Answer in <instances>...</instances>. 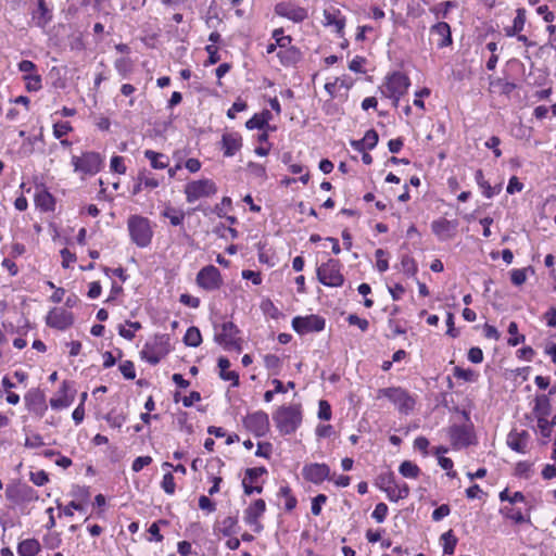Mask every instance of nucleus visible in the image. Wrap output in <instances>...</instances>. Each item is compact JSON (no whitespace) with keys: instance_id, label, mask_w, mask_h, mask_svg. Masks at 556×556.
Masks as SVG:
<instances>
[{"instance_id":"58","label":"nucleus","mask_w":556,"mask_h":556,"mask_svg":"<svg viewBox=\"0 0 556 556\" xmlns=\"http://www.w3.org/2000/svg\"><path fill=\"white\" fill-rule=\"evenodd\" d=\"M118 369L125 379L134 380L136 378V367L132 361L127 359L122 362Z\"/></svg>"},{"instance_id":"19","label":"nucleus","mask_w":556,"mask_h":556,"mask_svg":"<svg viewBox=\"0 0 556 556\" xmlns=\"http://www.w3.org/2000/svg\"><path fill=\"white\" fill-rule=\"evenodd\" d=\"M430 45L444 49L453 45L452 29L448 23L440 21L429 28Z\"/></svg>"},{"instance_id":"22","label":"nucleus","mask_w":556,"mask_h":556,"mask_svg":"<svg viewBox=\"0 0 556 556\" xmlns=\"http://www.w3.org/2000/svg\"><path fill=\"white\" fill-rule=\"evenodd\" d=\"M278 16L288 18L293 23H302L308 17V10L291 1H282L275 5Z\"/></svg>"},{"instance_id":"24","label":"nucleus","mask_w":556,"mask_h":556,"mask_svg":"<svg viewBox=\"0 0 556 556\" xmlns=\"http://www.w3.org/2000/svg\"><path fill=\"white\" fill-rule=\"evenodd\" d=\"M324 24L325 26L333 27V31L338 37L344 36V28L346 17L342 14L341 10L334 7L324 10Z\"/></svg>"},{"instance_id":"41","label":"nucleus","mask_w":556,"mask_h":556,"mask_svg":"<svg viewBox=\"0 0 556 556\" xmlns=\"http://www.w3.org/2000/svg\"><path fill=\"white\" fill-rule=\"evenodd\" d=\"M187 346L198 348L202 343V334L198 327L191 326L187 329L184 339Z\"/></svg>"},{"instance_id":"6","label":"nucleus","mask_w":556,"mask_h":556,"mask_svg":"<svg viewBox=\"0 0 556 556\" xmlns=\"http://www.w3.org/2000/svg\"><path fill=\"white\" fill-rule=\"evenodd\" d=\"M343 265L338 258H328L316 268L319 283L329 288H341L345 282Z\"/></svg>"},{"instance_id":"4","label":"nucleus","mask_w":556,"mask_h":556,"mask_svg":"<svg viewBox=\"0 0 556 556\" xmlns=\"http://www.w3.org/2000/svg\"><path fill=\"white\" fill-rule=\"evenodd\" d=\"M377 397L388 399L401 415H410L417 404V395L402 387H389L378 390Z\"/></svg>"},{"instance_id":"26","label":"nucleus","mask_w":556,"mask_h":556,"mask_svg":"<svg viewBox=\"0 0 556 556\" xmlns=\"http://www.w3.org/2000/svg\"><path fill=\"white\" fill-rule=\"evenodd\" d=\"M457 226L458 223L456 219L448 220L444 217H440L431 223V230L439 240L445 241L454 237Z\"/></svg>"},{"instance_id":"48","label":"nucleus","mask_w":556,"mask_h":556,"mask_svg":"<svg viewBox=\"0 0 556 556\" xmlns=\"http://www.w3.org/2000/svg\"><path fill=\"white\" fill-rule=\"evenodd\" d=\"M139 181L143 184L144 189L153 190L157 188L161 181L147 169H142L138 173Z\"/></svg>"},{"instance_id":"56","label":"nucleus","mask_w":556,"mask_h":556,"mask_svg":"<svg viewBox=\"0 0 556 556\" xmlns=\"http://www.w3.org/2000/svg\"><path fill=\"white\" fill-rule=\"evenodd\" d=\"M264 365L268 370H271L273 374L277 375L281 368V359L275 354H266L264 356Z\"/></svg>"},{"instance_id":"38","label":"nucleus","mask_w":556,"mask_h":556,"mask_svg":"<svg viewBox=\"0 0 556 556\" xmlns=\"http://www.w3.org/2000/svg\"><path fill=\"white\" fill-rule=\"evenodd\" d=\"M552 410L551 400L548 395L541 394L536 395L534 400L533 413L536 418L548 417Z\"/></svg>"},{"instance_id":"60","label":"nucleus","mask_w":556,"mask_h":556,"mask_svg":"<svg viewBox=\"0 0 556 556\" xmlns=\"http://www.w3.org/2000/svg\"><path fill=\"white\" fill-rule=\"evenodd\" d=\"M110 168L112 172L124 175L126 174L127 166L125 164V160L121 155H113L110 161Z\"/></svg>"},{"instance_id":"57","label":"nucleus","mask_w":556,"mask_h":556,"mask_svg":"<svg viewBox=\"0 0 556 556\" xmlns=\"http://www.w3.org/2000/svg\"><path fill=\"white\" fill-rule=\"evenodd\" d=\"M161 488L167 495H174L176 492V483L175 478L172 472L164 473L162 481H161Z\"/></svg>"},{"instance_id":"50","label":"nucleus","mask_w":556,"mask_h":556,"mask_svg":"<svg viewBox=\"0 0 556 556\" xmlns=\"http://www.w3.org/2000/svg\"><path fill=\"white\" fill-rule=\"evenodd\" d=\"M401 266L403 273L408 277H415L418 271V265L414 257L409 255H403L401 258Z\"/></svg>"},{"instance_id":"1","label":"nucleus","mask_w":556,"mask_h":556,"mask_svg":"<svg viewBox=\"0 0 556 556\" xmlns=\"http://www.w3.org/2000/svg\"><path fill=\"white\" fill-rule=\"evenodd\" d=\"M275 426L280 434H293L302 425L301 404L281 405L273 414Z\"/></svg>"},{"instance_id":"33","label":"nucleus","mask_w":556,"mask_h":556,"mask_svg":"<svg viewBox=\"0 0 556 556\" xmlns=\"http://www.w3.org/2000/svg\"><path fill=\"white\" fill-rule=\"evenodd\" d=\"M18 556H37L41 552V544L35 538L25 539L17 544Z\"/></svg>"},{"instance_id":"31","label":"nucleus","mask_w":556,"mask_h":556,"mask_svg":"<svg viewBox=\"0 0 556 556\" xmlns=\"http://www.w3.org/2000/svg\"><path fill=\"white\" fill-rule=\"evenodd\" d=\"M76 495L80 497V501H71L63 508V514L66 517H73L74 511H76V510L77 511L85 510L84 503L87 502L90 497L89 488H87V486L78 488Z\"/></svg>"},{"instance_id":"47","label":"nucleus","mask_w":556,"mask_h":556,"mask_svg":"<svg viewBox=\"0 0 556 556\" xmlns=\"http://www.w3.org/2000/svg\"><path fill=\"white\" fill-rule=\"evenodd\" d=\"M510 337L507 340L509 346H517L526 341L525 334L519 333L518 325L516 321H510L507 328Z\"/></svg>"},{"instance_id":"16","label":"nucleus","mask_w":556,"mask_h":556,"mask_svg":"<svg viewBox=\"0 0 556 556\" xmlns=\"http://www.w3.org/2000/svg\"><path fill=\"white\" fill-rule=\"evenodd\" d=\"M76 389L74 381L63 380L54 396L50 399L49 404L52 409L61 410L70 407L74 403Z\"/></svg>"},{"instance_id":"13","label":"nucleus","mask_w":556,"mask_h":556,"mask_svg":"<svg viewBox=\"0 0 556 556\" xmlns=\"http://www.w3.org/2000/svg\"><path fill=\"white\" fill-rule=\"evenodd\" d=\"M243 427L256 438L265 437L270 430L268 414L256 410L248 414L242 419Z\"/></svg>"},{"instance_id":"53","label":"nucleus","mask_w":556,"mask_h":556,"mask_svg":"<svg viewBox=\"0 0 556 556\" xmlns=\"http://www.w3.org/2000/svg\"><path fill=\"white\" fill-rule=\"evenodd\" d=\"M73 126L70 122H56L52 126L54 138L61 139L73 131Z\"/></svg>"},{"instance_id":"63","label":"nucleus","mask_w":556,"mask_h":556,"mask_svg":"<svg viewBox=\"0 0 556 556\" xmlns=\"http://www.w3.org/2000/svg\"><path fill=\"white\" fill-rule=\"evenodd\" d=\"M248 109L247 101L242 100L241 98H238L231 105L230 109H228L226 115L229 119H235L237 116V113L243 112Z\"/></svg>"},{"instance_id":"51","label":"nucleus","mask_w":556,"mask_h":556,"mask_svg":"<svg viewBox=\"0 0 556 556\" xmlns=\"http://www.w3.org/2000/svg\"><path fill=\"white\" fill-rule=\"evenodd\" d=\"M25 88L27 91H38L42 88V79L38 73L24 75Z\"/></svg>"},{"instance_id":"30","label":"nucleus","mask_w":556,"mask_h":556,"mask_svg":"<svg viewBox=\"0 0 556 556\" xmlns=\"http://www.w3.org/2000/svg\"><path fill=\"white\" fill-rule=\"evenodd\" d=\"M379 141L378 132L375 129H369L365 132L363 139L352 140L351 147L358 151L364 152L365 150H372L376 148Z\"/></svg>"},{"instance_id":"11","label":"nucleus","mask_w":556,"mask_h":556,"mask_svg":"<svg viewBox=\"0 0 556 556\" xmlns=\"http://www.w3.org/2000/svg\"><path fill=\"white\" fill-rule=\"evenodd\" d=\"M7 498L15 505H27L39 500L38 492L27 483H10L5 488Z\"/></svg>"},{"instance_id":"64","label":"nucleus","mask_w":556,"mask_h":556,"mask_svg":"<svg viewBox=\"0 0 556 556\" xmlns=\"http://www.w3.org/2000/svg\"><path fill=\"white\" fill-rule=\"evenodd\" d=\"M29 480L37 486H42L49 482V475L45 470L29 472Z\"/></svg>"},{"instance_id":"10","label":"nucleus","mask_w":556,"mask_h":556,"mask_svg":"<svg viewBox=\"0 0 556 556\" xmlns=\"http://www.w3.org/2000/svg\"><path fill=\"white\" fill-rule=\"evenodd\" d=\"M217 186L214 180L210 178H202L191 180L185 186V195L188 203H194L201 199H206L217 193Z\"/></svg>"},{"instance_id":"52","label":"nucleus","mask_w":556,"mask_h":556,"mask_svg":"<svg viewBox=\"0 0 556 556\" xmlns=\"http://www.w3.org/2000/svg\"><path fill=\"white\" fill-rule=\"evenodd\" d=\"M533 464L528 460L518 462L514 469V476L528 479L531 476Z\"/></svg>"},{"instance_id":"27","label":"nucleus","mask_w":556,"mask_h":556,"mask_svg":"<svg viewBox=\"0 0 556 556\" xmlns=\"http://www.w3.org/2000/svg\"><path fill=\"white\" fill-rule=\"evenodd\" d=\"M31 23L38 28L45 29L53 18V10L46 1H38L35 9L30 11Z\"/></svg>"},{"instance_id":"59","label":"nucleus","mask_w":556,"mask_h":556,"mask_svg":"<svg viewBox=\"0 0 556 556\" xmlns=\"http://www.w3.org/2000/svg\"><path fill=\"white\" fill-rule=\"evenodd\" d=\"M479 188L481 189V193L483 197H485L486 199H491L502 191L503 185L497 184L495 186H491L490 182L485 180L482 185H479Z\"/></svg>"},{"instance_id":"36","label":"nucleus","mask_w":556,"mask_h":556,"mask_svg":"<svg viewBox=\"0 0 556 556\" xmlns=\"http://www.w3.org/2000/svg\"><path fill=\"white\" fill-rule=\"evenodd\" d=\"M277 496L279 498H283L285 501V510L287 513H291L296 508L298 498L293 494V491L289 484L280 485Z\"/></svg>"},{"instance_id":"17","label":"nucleus","mask_w":556,"mask_h":556,"mask_svg":"<svg viewBox=\"0 0 556 556\" xmlns=\"http://www.w3.org/2000/svg\"><path fill=\"white\" fill-rule=\"evenodd\" d=\"M267 469L264 466L251 467L244 470V477L242 479L243 493L245 495H252L254 493L261 494L264 490L263 482L260 479L267 475Z\"/></svg>"},{"instance_id":"39","label":"nucleus","mask_w":556,"mask_h":556,"mask_svg":"<svg viewBox=\"0 0 556 556\" xmlns=\"http://www.w3.org/2000/svg\"><path fill=\"white\" fill-rule=\"evenodd\" d=\"M224 466H225V463L219 457H212V458L207 459L206 465H205L207 480L212 482V481H214V478L223 477L222 470H223Z\"/></svg>"},{"instance_id":"34","label":"nucleus","mask_w":556,"mask_h":556,"mask_svg":"<svg viewBox=\"0 0 556 556\" xmlns=\"http://www.w3.org/2000/svg\"><path fill=\"white\" fill-rule=\"evenodd\" d=\"M277 56L280 61V63L283 65V66H293L295 65L300 60H301V51L294 47V46H290V47H287L286 49H282V50H279L277 52Z\"/></svg>"},{"instance_id":"23","label":"nucleus","mask_w":556,"mask_h":556,"mask_svg":"<svg viewBox=\"0 0 556 556\" xmlns=\"http://www.w3.org/2000/svg\"><path fill=\"white\" fill-rule=\"evenodd\" d=\"M500 514L506 520H509L513 525H532L531 521V506L525 511L515 505H504L500 508Z\"/></svg>"},{"instance_id":"45","label":"nucleus","mask_w":556,"mask_h":556,"mask_svg":"<svg viewBox=\"0 0 556 556\" xmlns=\"http://www.w3.org/2000/svg\"><path fill=\"white\" fill-rule=\"evenodd\" d=\"M169 522L166 519H159L150 525L148 529V533L150 536H148L149 542H162L164 540L163 534L160 531L161 526H167Z\"/></svg>"},{"instance_id":"28","label":"nucleus","mask_w":556,"mask_h":556,"mask_svg":"<svg viewBox=\"0 0 556 556\" xmlns=\"http://www.w3.org/2000/svg\"><path fill=\"white\" fill-rule=\"evenodd\" d=\"M222 151L224 156L231 157L242 148V137L237 131L225 132L222 136Z\"/></svg>"},{"instance_id":"5","label":"nucleus","mask_w":556,"mask_h":556,"mask_svg":"<svg viewBox=\"0 0 556 556\" xmlns=\"http://www.w3.org/2000/svg\"><path fill=\"white\" fill-rule=\"evenodd\" d=\"M170 352V338L168 334H154L147 341L140 351V357L150 365H157Z\"/></svg>"},{"instance_id":"44","label":"nucleus","mask_w":556,"mask_h":556,"mask_svg":"<svg viewBox=\"0 0 556 556\" xmlns=\"http://www.w3.org/2000/svg\"><path fill=\"white\" fill-rule=\"evenodd\" d=\"M498 498L501 502H507L508 505H516L517 503L526 502V496L522 492L516 491L514 493H510L508 488H505L503 491L500 492Z\"/></svg>"},{"instance_id":"8","label":"nucleus","mask_w":556,"mask_h":556,"mask_svg":"<svg viewBox=\"0 0 556 556\" xmlns=\"http://www.w3.org/2000/svg\"><path fill=\"white\" fill-rule=\"evenodd\" d=\"M214 340L224 350L241 352L243 340L240 337L239 328L230 320L223 321L215 326Z\"/></svg>"},{"instance_id":"14","label":"nucleus","mask_w":556,"mask_h":556,"mask_svg":"<svg viewBox=\"0 0 556 556\" xmlns=\"http://www.w3.org/2000/svg\"><path fill=\"white\" fill-rule=\"evenodd\" d=\"M25 407L29 414L37 418H42L47 410V397L40 388H31L24 395Z\"/></svg>"},{"instance_id":"40","label":"nucleus","mask_w":556,"mask_h":556,"mask_svg":"<svg viewBox=\"0 0 556 556\" xmlns=\"http://www.w3.org/2000/svg\"><path fill=\"white\" fill-rule=\"evenodd\" d=\"M144 156L150 161L152 168L164 169L169 165V159L167 155L155 152L153 150H146Z\"/></svg>"},{"instance_id":"35","label":"nucleus","mask_w":556,"mask_h":556,"mask_svg":"<svg viewBox=\"0 0 556 556\" xmlns=\"http://www.w3.org/2000/svg\"><path fill=\"white\" fill-rule=\"evenodd\" d=\"M35 204L42 212H52L55 208V199L48 190L43 189L35 194Z\"/></svg>"},{"instance_id":"9","label":"nucleus","mask_w":556,"mask_h":556,"mask_svg":"<svg viewBox=\"0 0 556 556\" xmlns=\"http://www.w3.org/2000/svg\"><path fill=\"white\" fill-rule=\"evenodd\" d=\"M468 421L465 425H452L447 429V435L453 450H462L475 443L473 425L469 421V416L464 412Z\"/></svg>"},{"instance_id":"18","label":"nucleus","mask_w":556,"mask_h":556,"mask_svg":"<svg viewBox=\"0 0 556 556\" xmlns=\"http://www.w3.org/2000/svg\"><path fill=\"white\" fill-rule=\"evenodd\" d=\"M292 328L299 334L320 332L325 329L326 320L319 315L296 316L292 319Z\"/></svg>"},{"instance_id":"62","label":"nucleus","mask_w":556,"mask_h":556,"mask_svg":"<svg viewBox=\"0 0 556 556\" xmlns=\"http://www.w3.org/2000/svg\"><path fill=\"white\" fill-rule=\"evenodd\" d=\"M328 501L327 495L320 493L312 498L311 513L314 516H319L321 514L323 505H325Z\"/></svg>"},{"instance_id":"29","label":"nucleus","mask_w":556,"mask_h":556,"mask_svg":"<svg viewBox=\"0 0 556 556\" xmlns=\"http://www.w3.org/2000/svg\"><path fill=\"white\" fill-rule=\"evenodd\" d=\"M217 366L219 369L218 376L222 380L231 382V387H233V388L239 387V384H240L239 372L236 370H230L231 364L227 357L220 356L217 361Z\"/></svg>"},{"instance_id":"43","label":"nucleus","mask_w":556,"mask_h":556,"mask_svg":"<svg viewBox=\"0 0 556 556\" xmlns=\"http://www.w3.org/2000/svg\"><path fill=\"white\" fill-rule=\"evenodd\" d=\"M441 542L443 547L444 555H452L457 545V538L455 536L453 530H448L441 535Z\"/></svg>"},{"instance_id":"42","label":"nucleus","mask_w":556,"mask_h":556,"mask_svg":"<svg viewBox=\"0 0 556 556\" xmlns=\"http://www.w3.org/2000/svg\"><path fill=\"white\" fill-rule=\"evenodd\" d=\"M399 472L404 478L417 479L421 473V469L417 464L410 460H404L399 467Z\"/></svg>"},{"instance_id":"12","label":"nucleus","mask_w":556,"mask_h":556,"mask_svg":"<svg viewBox=\"0 0 556 556\" xmlns=\"http://www.w3.org/2000/svg\"><path fill=\"white\" fill-rule=\"evenodd\" d=\"M195 283L202 291L215 292L223 287L224 279L220 270L216 266L206 265L198 271Z\"/></svg>"},{"instance_id":"49","label":"nucleus","mask_w":556,"mask_h":556,"mask_svg":"<svg viewBox=\"0 0 556 556\" xmlns=\"http://www.w3.org/2000/svg\"><path fill=\"white\" fill-rule=\"evenodd\" d=\"M453 376L466 382H475L478 380L479 374L470 368L465 369L459 366H455L453 368Z\"/></svg>"},{"instance_id":"54","label":"nucleus","mask_w":556,"mask_h":556,"mask_svg":"<svg viewBox=\"0 0 556 556\" xmlns=\"http://www.w3.org/2000/svg\"><path fill=\"white\" fill-rule=\"evenodd\" d=\"M104 419L111 428L119 429L126 422L127 416L123 413L114 414L111 412L105 415Z\"/></svg>"},{"instance_id":"55","label":"nucleus","mask_w":556,"mask_h":556,"mask_svg":"<svg viewBox=\"0 0 556 556\" xmlns=\"http://www.w3.org/2000/svg\"><path fill=\"white\" fill-rule=\"evenodd\" d=\"M376 268L379 273H384L389 269L388 252L383 249H377L375 252Z\"/></svg>"},{"instance_id":"2","label":"nucleus","mask_w":556,"mask_h":556,"mask_svg":"<svg viewBox=\"0 0 556 556\" xmlns=\"http://www.w3.org/2000/svg\"><path fill=\"white\" fill-rule=\"evenodd\" d=\"M127 230L130 241L138 248H148L153 239L152 222L142 215L132 214L127 218Z\"/></svg>"},{"instance_id":"46","label":"nucleus","mask_w":556,"mask_h":556,"mask_svg":"<svg viewBox=\"0 0 556 556\" xmlns=\"http://www.w3.org/2000/svg\"><path fill=\"white\" fill-rule=\"evenodd\" d=\"M456 7L457 3L455 1L446 0L431 8L430 12H432L437 17L446 18L451 10L455 9Z\"/></svg>"},{"instance_id":"25","label":"nucleus","mask_w":556,"mask_h":556,"mask_svg":"<svg viewBox=\"0 0 556 556\" xmlns=\"http://www.w3.org/2000/svg\"><path fill=\"white\" fill-rule=\"evenodd\" d=\"M530 438L527 430L511 429L507 434L506 443L513 451L526 454L529 451Z\"/></svg>"},{"instance_id":"37","label":"nucleus","mask_w":556,"mask_h":556,"mask_svg":"<svg viewBox=\"0 0 556 556\" xmlns=\"http://www.w3.org/2000/svg\"><path fill=\"white\" fill-rule=\"evenodd\" d=\"M161 216L164 218H168L172 226H182L185 222L186 214L182 210L174 207L172 205H166L161 213Z\"/></svg>"},{"instance_id":"21","label":"nucleus","mask_w":556,"mask_h":556,"mask_svg":"<svg viewBox=\"0 0 556 556\" xmlns=\"http://www.w3.org/2000/svg\"><path fill=\"white\" fill-rule=\"evenodd\" d=\"M266 511V503L263 498H257L250 503L243 511L244 522L252 527L253 531L260 533L263 531L264 526L260 521L261 517Z\"/></svg>"},{"instance_id":"32","label":"nucleus","mask_w":556,"mask_h":556,"mask_svg":"<svg viewBox=\"0 0 556 556\" xmlns=\"http://www.w3.org/2000/svg\"><path fill=\"white\" fill-rule=\"evenodd\" d=\"M381 490L386 492L389 501L391 502H397L400 500H404L409 495V486L407 483H393L390 486H381Z\"/></svg>"},{"instance_id":"7","label":"nucleus","mask_w":556,"mask_h":556,"mask_svg":"<svg viewBox=\"0 0 556 556\" xmlns=\"http://www.w3.org/2000/svg\"><path fill=\"white\" fill-rule=\"evenodd\" d=\"M410 86L409 77L403 72H393L386 77L381 93L392 100L393 106H397L400 99L407 92Z\"/></svg>"},{"instance_id":"61","label":"nucleus","mask_w":556,"mask_h":556,"mask_svg":"<svg viewBox=\"0 0 556 556\" xmlns=\"http://www.w3.org/2000/svg\"><path fill=\"white\" fill-rule=\"evenodd\" d=\"M116 71L126 77L132 70V62L129 58L117 59L114 63Z\"/></svg>"},{"instance_id":"3","label":"nucleus","mask_w":556,"mask_h":556,"mask_svg":"<svg viewBox=\"0 0 556 556\" xmlns=\"http://www.w3.org/2000/svg\"><path fill=\"white\" fill-rule=\"evenodd\" d=\"M73 170L81 179L96 176L104 167V157L96 151H83L79 155H72Z\"/></svg>"},{"instance_id":"15","label":"nucleus","mask_w":556,"mask_h":556,"mask_svg":"<svg viewBox=\"0 0 556 556\" xmlns=\"http://www.w3.org/2000/svg\"><path fill=\"white\" fill-rule=\"evenodd\" d=\"M75 323L73 312L64 307H52L46 316V325L59 331H66Z\"/></svg>"},{"instance_id":"20","label":"nucleus","mask_w":556,"mask_h":556,"mask_svg":"<svg viewBox=\"0 0 556 556\" xmlns=\"http://www.w3.org/2000/svg\"><path fill=\"white\" fill-rule=\"evenodd\" d=\"M303 479L309 483L319 485L326 480H332L331 470L326 463H309L302 468Z\"/></svg>"}]
</instances>
